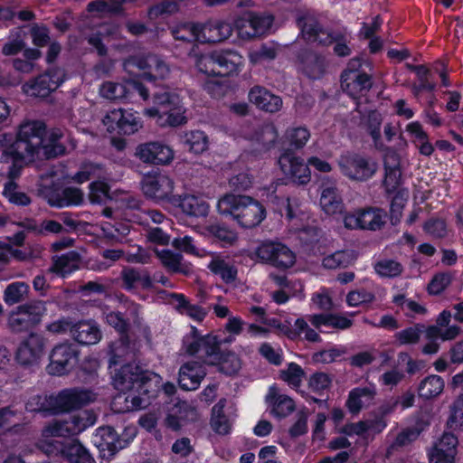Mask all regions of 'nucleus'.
Instances as JSON below:
<instances>
[{"label": "nucleus", "mask_w": 463, "mask_h": 463, "mask_svg": "<svg viewBox=\"0 0 463 463\" xmlns=\"http://www.w3.org/2000/svg\"><path fill=\"white\" fill-rule=\"evenodd\" d=\"M47 135L46 125L41 120L23 122L18 128L16 138L13 144L4 150L1 161L7 162L9 157L25 165L36 161L49 160L57 157L61 148L43 147V137Z\"/></svg>", "instance_id": "1"}, {"label": "nucleus", "mask_w": 463, "mask_h": 463, "mask_svg": "<svg viewBox=\"0 0 463 463\" xmlns=\"http://www.w3.org/2000/svg\"><path fill=\"white\" fill-rule=\"evenodd\" d=\"M218 212L223 215H231L243 228L250 229L258 226L265 218L263 205L246 195L226 194L217 203Z\"/></svg>", "instance_id": "2"}, {"label": "nucleus", "mask_w": 463, "mask_h": 463, "mask_svg": "<svg viewBox=\"0 0 463 463\" xmlns=\"http://www.w3.org/2000/svg\"><path fill=\"white\" fill-rule=\"evenodd\" d=\"M96 419L92 411H80L68 418L49 422L43 429L42 435L44 438L76 436L94 425Z\"/></svg>", "instance_id": "3"}, {"label": "nucleus", "mask_w": 463, "mask_h": 463, "mask_svg": "<svg viewBox=\"0 0 463 463\" xmlns=\"http://www.w3.org/2000/svg\"><path fill=\"white\" fill-rule=\"evenodd\" d=\"M222 341L214 335H201L196 327L184 338V347L190 355H197L203 363L215 364L221 352Z\"/></svg>", "instance_id": "4"}, {"label": "nucleus", "mask_w": 463, "mask_h": 463, "mask_svg": "<svg viewBox=\"0 0 463 463\" xmlns=\"http://www.w3.org/2000/svg\"><path fill=\"white\" fill-rule=\"evenodd\" d=\"M258 260L278 269H288L296 262L294 252L285 244L279 241H262L255 250Z\"/></svg>", "instance_id": "5"}, {"label": "nucleus", "mask_w": 463, "mask_h": 463, "mask_svg": "<svg viewBox=\"0 0 463 463\" xmlns=\"http://www.w3.org/2000/svg\"><path fill=\"white\" fill-rule=\"evenodd\" d=\"M124 69L134 73V70L146 71L145 77L150 80L165 79L170 73L168 64L158 55L153 53L130 56L123 62Z\"/></svg>", "instance_id": "6"}, {"label": "nucleus", "mask_w": 463, "mask_h": 463, "mask_svg": "<svg viewBox=\"0 0 463 463\" xmlns=\"http://www.w3.org/2000/svg\"><path fill=\"white\" fill-rule=\"evenodd\" d=\"M80 351L68 341L56 345L49 355L47 371L52 375H64L74 369L79 362Z\"/></svg>", "instance_id": "7"}, {"label": "nucleus", "mask_w": 463, "mask_h": 463, "mask_svg": "<svg viewBox=\"0 0 463 463\" xmlns=\"http://www.w3.org/2000/svg\"><path fill=\"white\" fill-rule=\"evenodd\" d=\"M338 165L344 175L359 182L368 180L377 170V164L373 160L355 153L341 156Z\"/></svg>", "instance_id": "8"}, {"label": "nucleus", "mask_w": 463, "mask_h": 463, "mask_svg": "<svg viewBox=\"0 0 463 463\" xmlns=\"http://www.w3.org/2000/svg\"><path fill=\"white\" fill-rule=\"evenodd\" d=\"M153 373L142 370V368L134 363L123 364L117 370L112 378V383L120 392H130L136 387L143 389L148 382L151 381Z\"/></svg>", "instance_id": "9"}, {"label": "nucleus", "mask_w": 463, "mask_h": 463, "mask_svg": "<svg viewBox=\"0 0 463 463\" xmlns=\"http://www.w3.org/2000/svg\"><path fill=\"white\" fill-rule=\"evenodd\" d=\"M102 97L110 100H125L131 99L133 92H137L144 100L149 98V90L141 82L134 80L125 82L106 81L99 89Z\"/></svg>", "instance_id": "10"}, {"label": "nucleus", "mask_w": 463, "mask_h": 463, "mask_svg": "<svg viewBox=\"0 0 463 463\" xmlns=\"http://www.w3.org/2000/svg\"><path fill=\"white\" fill-rule=\"evenodd\" d=\"M384 212L378 208L360 209L347 213L344 223L348 229L376 231L384 225Z\"/></svg>", "instance_id": "11"}, {"label": "nucleus", "mask_w": 463, "mask_h": 463, "mask_svg": "<svg viewBox=\"0 0 463 463\" xmlns=\"http://www.w3.org/2000/svg\"><path fill=\"white\" fill-rule=\"evenodd\" d=\"M102 122L109 133L117 131L123 135L134 134L142 127L137 117L121 109L108 112L102 118Z\"/></svg>", "instance_id": "12"}, {"label": "nucleus", "mask_w": 463, "mask_h": 463, "mask_svg": "<svg viewBox=\"0 0 463 463\" xmlns=\"http://www.w3.org/2000/svg\"><path fill=\"white\" fill-rule=\"evenodd\" d=\"M376 150L383 153L385 176L383 185L387 193H393L401 184L402 167L401 156L392 146L383 143V147H375Z\"/></svg>", "instance_id": "13"}, {"label": "nucleus", "mask_w": 463, "mask_h": 463, "mask_svg": "<svg viewBox=\"0 0 463 463\" xmlns=\"http://www.w3.org/2000/svg\"><path fill=\"white\" fill-rule=\"evenodd\" d=\"M64 75L61 70H51L38 76L33 81L23 86L24 91L33 97L45 98L54 91L63 81Z\"/></svg>", "instance_id": "14"}, {"label": "nucleus", "mask_w": 463, "mask_h": 463, "mask_svg": "<svg viewBox=\"0 0 463 463\" xmlns=\"http://www.w3.org/2000/svg\"><path fill=\"white\" fill-rule=\"evenodd\" d=\"M140 352V344L135 338H130L128 335L121 336L109 345V367L122 363H133Z\"/></svg>", "instance_id": "15"}, {"label": "nucleus", "mask_w": 463, "mask_h": 463, "mask_svg": "<svg viewBox=\"0 0 463 463\" xmlns=\"http://www.w3.org/2000/svg\"><path fill=\"white\" fill-rule=\"evenodd\" d=\"M44 348V337L36 333H31L17 348L15 360L23 366L34 365L43 356Z\"/></svg>", "instance_id": "16"}, {"label": "nucleus", "mask_w": 463, "mask_h": 463, "mask_svg": "<svg viewBox=\"0 0 463 463\" xmlns=\"http://www.w3.org/2000/svg\"><path fill=\"white\" fill-rule=\"evenodd\" d=\"M56 396L59 412H67L80 409L97 399L96 393L91 390L84 388L64 389L59 392Z\"/></svg>", "instance_id": "17"}, {"label": "nucleus", "mask_w": 463, "mask_h": 463, "mask_svg": "<svg viewBox=\"0 0 463 463\" xmlns=\"http://www.w3.org/2000/svg\"><path fill=\"white\" fill-rule=\"evenodd\" d=\"M279 164L284 175L293 183L307 184L310 181V170L304 160L291 152L279 156Z\"/></svg>", "instance_id": "18"}, {"label": "nucleus", "mask_w": 463, "mask_h": 463, "mask_svg": "<svg viewBox=\"0 0 463 463\" xmlns=\"http://www.w3.org/2000/svg\"><path fill=\"white\" fill-rule=\"evenodd\" d=\"M136 156L144 163L167 165L174 159V152L160 142H147L137 146Z\"/></svg>", "instance_id": "19"}, {"label": "nucleus", "mask_w": 463, "mask_h": 463, "mask_svg": "<svg viewBox=\"0 0 463 463\" xmlns=\"http://www.w3.org/2000/svg\"><path fill=\"white\" fill-rule=\"evenodd\" d=\"M142 190L148 197L163 200L173 193L174 181L161 173L146 175L142 181Z\"/></svg>", "instance_id": "20"}, {"label": "nucleus", "mask_w": 463, "mask_h": 463, "mask_svg": "<svg viewBox=\"0 0 463 463\" xmlns=\"http://www.w3.org/2000/svg\"><path fill=\"white\" fill-rule=\"evenodd\" d=\"M457 446L458 438L450 432H444L430 450V462L453 463L457 454Z\"/></svg>", "instance_id": "21"}, {"label": "nucleus", "mask_w": 463, "mask_h": 463, "mask_svg": "<svg viewBox=\"0 0 463 463\" xmlns=\"http://www.w3.org/2000/svg\"><path fill=\"white\" fill-rule=\"evenodd\" d=\"M149 390L146 387L143 389L136 387V389L118 393L114 399V405L118 406L119 411H133L145 409L150 403Z\"/></svg>", "instance_id": "22"}, {"label": "nucleus", "mask_w": 463, "mask_h": 463, "mask_svg": "<svg viewBox=\"0 0 463 463\" xmlns=\"http://www.w3.org/2000/svg\"><path fill=\"white\" fill-rule=\"evenodd\" d=\"M232 33V25L221 20L199 24V42L216 43L228 39Z\"/></svg>", "instance_id": "23"}, {"label": "nucleus", "mask_w": 463, "mask_h": 463, "mask_svg": "<svg viewBox=\"0 0 463 463\" xmlns=\"http://www.w3.org/2000/svg\"><path fill=\"white\" fill-rule=\"evenodd\" d=\"M372 79L366 73L343 71L341 88L349 96L356 99L372 88Z\"/></svg>", "instance_id": "24"}, {"label": "nucleus", "mask_w": 463, "mask_h": 463, "mask_svg": "<svg viewBox=\"0 0 463 463\" xmlns=\"http://www.w3.org/2000/svg\"><path fill=\"white\" fill-rule=\"evenodd\" d=\"M205 375V368L201 363L190 361L180 367L178 383L184 390H196Z\"/></svg>", "instance_id": "25"}, {"label": "nucleus", "mask_w": 463, "mask_h": 463, "mask_svg": "<svg viewBox=\"0 0 463 463\" xmlns=\"http://www.w3.org/2000/svg\"><path fill=\"white\" fill-rule=\"evenodd\" d=\"M249 100L258 109L269 113H276L282 108V99L280 97L259 85L250 90Z\"/></svg>", "instance_id": "26"}, {"label": "nucleus", "mask_w": 463, "mask_h": 463, "mask_svg": "<svg viewBox=\"0 0 463 463\" xmlns=\"http://www.w3.org/2000/svg\"><path fill=\"white\" fill-rule=\"evenodd\" d=\"M266 402L270 407V412L277 418H285L296 410L292 398L282 394L276 387H270L266 396Z\"/></svg>", "instance_id": "27"}, {"label": "nucleus", "mask_w": 463, "mask_h": 463, "mask_svg": "<svg viewBox=\"0 0 463 463\" xmlns=\"http://www.w3.org/2000/svg\"><path fill=\"white\" fill-rule=\"evenodd\" d=\"M71 336L80 345H95L100 341L102 334L94 321L82 320L73 324Z\"/></svg>", "instance_id": "28"}, {"label": "nucleus", "mask_w": 463, "mask_h": 463, "mask_svg": "<svg viewBox=\"0 0 463 463\" xmlns=\"http://www.w3.org/2000/svg\"><path fill=\"white\" fill-rule=\"evenodd\" d=\"M320 205L323 211L328 215L342 213L344 203L335 183H324L322 184Z\"/></svg>", "instance_id": "29"}, {"label": "nucleus", "mask_w": 463, "mask_h": 463, "mask_svg": "<svg viewBox=\"0 0 463 463\" xmlns=\"http://www.w3.org/2000/svg\"><path fill=\"white\" fill-rule=\"evenodd\" d=\"M99 435L101 440L98 448L104 458L109 459L125 447L126 441L118 439L115 430L109 426L100 428Z\"/></svg>", "instance_id": "30"}, {"label": "nucleus", "mask_w": 463, "mask_h": 463, "mask_svg": "<svg viewBox=\"0 0 463 463\" xmlns=\"http://www.w3.org/2000/svg\"><path fill=\"white\" fill-rule=\"evenodd\" d=\"M164 268L170 273H180L185 276L193 272L192 265L184 260V257L180 253L174 252L170 250H163L156 252Z\"/></svg>", "instance_id": "31"}, {"label": "nucleus", "mask_w": 463, "mask_h": 463, "mask_svg": "<svg viewBox=\"0 0 463 463\" xmlns=\"http://www.w3.org/2000/svg\"><path fill=\"white\" fill-rule=\"evenodd\" d=\"M375 395L374 386L357 387L349 392L345 405L351 413L356 415L364 406L373 402Z\"/></svg>", "instance_id": "32"}, {"label": "nucleus", "mask_w": 463, "mask_h": 463, "mask_svg": "<svg viewBox=\"0 0 463 463\" xmlns=\"http://www.w3.org/2000/svg\"><path fill=\"white\" fill-rule=\"evenodd\" d=\"M207 267L226 284H232L237 279V268L227 258L221 255H213Z\"/></svg>", "instance_id": "33"}, {"label": "nucleus", "mask_w": 463, "mask_h": 463, "mask_svg": "<svg viewBox=\"0 0 463 463\" xmlns=\"http://www.w3.org/2000/svg\"><path fill=\"white\" fill-rule=\"evenodd\" d=\"M215 76L227 77L237 72L242 58L235 52H217Z\"/></svg>", "instance_id": "34"}, {"label": "nucleus", "mask_w": 463, "mask_h": 463, "mask_svg": "<svg viewBox=\"0 0 463 463\" xmlns=\"http://www.w3.org/2000/svg\"><path fill=\"white\" fill-rule=\"evenodd\" d=\"M80 260V255L74 250L54 257L50 271L65 276L79 269Z\"/></svg>", "instance_id": "35"}, {"label": "nucleus", "mask_w": 463, "mask_h": 463, "mask_svg": "<svg viewBox=\"0 0 463 463\" xmlns=\"http://www.w3.org/2000/svg\"><path fill=\"white\" fill-rule=\"evenodd\" d=\"M120 278L123 287L128 290L136 288L138 284H141L144 288H150L152 286L149 274L145 270L135 268L125 267L120 273Z\"/></svg>", "instance_id": "36"}, {"label": "nucleus", "mask_w": 463, "mask_h": 463, "mask_svg": "<svg viewBox=\"0 0 463 463\" xmlns=\"http://www.w3.org/2000/svg\"><path fill=\"white\" fill-rule=\"evenodd\" d=\"M279 137L278 130L274 124L264 123L259 126L252 136V139L260 146V149L268 151L271 149Z\"/></svg>", "instance_id": "37"}, {"label": "nucleus", "mask_w": 463, "mask_h": 463, "mask_svg": "<svg viewBox=\"0 0 463 463\" xmlns=\"http://www.w3.org/2000/svg\"><path fill=\"white\" fill-rule=\"evenodd\" d=\"M25 408L29 411H50L52 413H59L56 394L33 395L27 401Z\"/></svg>", "instance_id": "38"}, {"label": "nucleus", "mask_w": 463, "mask_h": 463, "mask_svg": "<svg viewBox=\"0 0 463 463\" xmlns=\"http://www.w3.org/2000/svg\"><path fill=\"white\" fill-rule=\"evenodd\" d=\"M424 427L422 424H416L413 426L406 427L402 429L397 435L393 442L390 445L387 449V454H391L392 451L397 450L401 448L407 447L418 439Z\"/></svg>", "instance_id": "39"}, {"label": "nucleus", "mask_w": 463, "mask_h": 463, "mask_svg": "<svg viewBox=\"0 0 463 463\" xmlns=\"http://www.w3.org/2000/svg\"><path fill=\"white\" fill-rule=\"evenodd\" d=\"M302 63L303 71L311 79H319L325 73V58L317 53L306 52L303 56Z\"/></svg>", "instance_id": "40"}, {"label": "nucleus", "mask_w": 463, "mask_h": 463, "mask_svg": "<svg viewBox=\"0 0 463 463\" xmlns=\"http://www.w3.org/2000/svg\"><path fill=\"white\" fill-rule=\"evenodd\" d=\"M178 206L187 215L204 216L208 213V204L198 197L192 194L181 196L178 200Z\"/></svg>", "instance_id": "41"}, {"label": "nucleus", "mask_w": 463, "mask_h": 463, "mask_svg": "<svg viewBox=\"0 0 463 463\" xmlns=\"http://www.w3.org/2000/svg\"><path fill=\"white\" fill-rule=\"evenodd\" d=\"M444 388V381L439 375H430L424 378L418 388V394L423 399H431L439 395Z\"/></svg>", "instance_id": "42"}, {"label": "nucleus", "mask_w": 463, "mask_h": 463, "mask_svg": "<svg viewBox=\"0 0 463 463\" xmlns=\"http://www.w3.org/2000/svg\"><path fill=\"white\" fill-rule=\"evenodd\" d=\"M356 260V254L354 250H337L323 259V266L326 269H335L346 268Z\"/></svg>", "instance_id": "43"}, {"label": "nucleus", "mask_w": 463, "mask_h": 463, "mask_svg": "<svg viewBox=\"0 0 463 463\" xmlns=\"http://www.w3.org/2000/svg\"><path fill=\"white\" fill-rule=\"evenodd\" d=\"M64 457L70 463H92L93 458L86 448L78 440L66 445L62 450Z\"/></svg>", "instance_id": "44"}, {"label": "nucleus", "mask_w": 463, "mask_h": 463, "mask_svg": "<svg viewBox=\"0 0 463 463\" xmlns=\"http://www.w3.org/2000/svg\"><path fill=\"white\" fill-rule=\"evenodd\" d=\"M29 293V286L23 281L9 284L4 292V300L7 305H14L24 300Z\"/></svg>", "instance_id": "45"}, {"label": "nucleus", "mask_w": 463, "mask_h": 463, "mask_svg": "<svg viewBox=\"0 0 463 463\" xmlns=\"http://www.w3.org/2000/svg\"><path fill=\"white\" fill-rule=\"evenodd\" d=\"M172 298L176 301V308L182 314H185L196 321H203L206 312L197 305H192L182 294H173Z\"/></svg>", "instance_id": "46"}, {"label": "nucleus", "mask_w": 463, "mask_h": 463, "mask_svg": "<svg viewBox=\"0 0 463 463\" xmlns=\"http://www.w3.org/2000/svg\"><path fill=\"white\" fill-rule=\"evenodd\" d=\"M383 118L380 113L376 111H371L367 115L366 119L364 122L366 131L371 136L374 147H383V140L381 137V125Z\"/></svg>", "instance_id": "47"}, {"label": "nucleus", "mask_w": 463, "mask_h": 463, "mask_svg": "<svg viewBox=\"0 0 463 463\" xmlns=\"http://www.w3.org/2000/svg\"><path fill=\"white\" fill-rule=\"evenodd\" d=\"M83 201L84 194L80 189L76 187H67L63 189L61 194L55 202L50 201V204L61 208L70 205H80Z\"/></svg>", "instance_id": "48"}, {"label": "nucleus", "mask_w": 463, "mask_h": 463, "mask_svg": "<svg viewBox=\"0 0 463 463\" xmlns=\"http://www.w3.org/2000/svg\"><path fill=\"white\" fill-rule=\"evenodd\" d=\"M175 40L184 42L199 41V24L184 23L171 28Z\"/></svg>", "instance_id": "49"}, {"label": "nucleus", "mask_w": 463, "mask_h": 463, "mask_svg": "<svg viewBox=\"0 0 463 463\" xmlns=\"http://www.w3.org/2000/svg\"><path fill=\"white\" fill-rule=\"evenodd\" d=\"M219 364V370L227 374L234 375L241 368V359L234 353H219V358L216 362Z\"/></svg>", "instance_id": "50"}, {"label": "nucleus", "mask_w": 463, "mask_h": 463, "mask_svg": "<svg viewBox=\"0 0 463 463\" xmlns=\"http://www.w3.org/2000/svg\"><path fill=\"white\" fill-rule=\"evenodd\" d=\"M374 270L380 277L395 278L402 273L403 267L394 260L383 259L374 264Z\"/></svg>", "instance_id": "51"}, {"label": "nucleus", "mask_w": 463, "mask_h": 463, "mask_svg": "<svg viewBox=\"0 0 463 463\" xmlns=\"http://www.w3.org/2000/svg\"><path fill=\"white\" fill-rule=\"evenodd\" d=\"M7 326L14 333L25 332L34 327L19 307L10 313Z\"/></svg>", "instance_id": "52"}, {"label": "nucleus", "mask_w": 463, "mask_h": 463, "mask_svg": "<svg viewBox=\"0 0 463 463\" xmlns=\"http://www.w3.org/2000/svg\"><path fill=\"white\" fill-rule=\"evenodd\" d=\"M184 138V146L195 154H201L207 148L208 139L205 134L202 131H191L185 133Z\"/></svg>", "instance_id": "53"}, {"label": "nucleus", "mask_w": 463, "mask_h": 463, "mask_svg": "<svg viewBox=\"0 0 463 463\" xmlns=\"http://www.w3.org/2000/svg\"><path fill=\"white\" fill-rule=\"evenodd\" d=\"M19 308L25 314L33 326L41 322L43 314L46 312L45 302L42 300L21 305Z\"/></svg>", "instance_id": "54"}, {"label": "nucleus", "mask_w": 463, "mask_h": 463, "mask_svg": "<svg viewBox=\"0 0 463 463\" xmlns=\"http://www.w3.org/2000/svg\"><path fill=\"white\" fill-rule=\"evenodd\" d=\"M304 377V370L296 363H290L287 369L280 372V379L293 388H298Z\"/></svg>", "instance_id": "55"}, {"label": "nucleus", "mask_w": 463, "mask_h": 463, "mask_svg": "<svg viewBox=\"0 0 463 463\" xmlns=\"http://www.w3.org/2000/svg\"><path fill=\"white\" fill-rule=\"evenodd\" d=\"M217 52L195 54V65L197 69L209 76H215Z\"/></svg>", "instance_id": "56"}, {"label": "nucleus", "mask_w": 463, "mask_h": 463, "mask_svg": "<svg viewBox=\"0 0 463 463\" xmlns=\"http://www.w3.org/2000/svg\"><path fill=\"white\" fill-rule=\"evenodd\" d=\"M165 114H163L157 124L161 127L170 126L176 127L185 122V118L183 115V111L178 105L172 106L168 109H164Z\"/></svg>", "instance_id": "57"}, {"label": "nucleus", "mask_w": 463, "mask_h": 463, "mask_svg": "<svg viewBox=\"0 0 463 463\" xmlns=\"http://www.w3.org/2000/svg\"><path fill=\"white\" fill-rule=\"evenodd\" d=\"M423 329V325L417 324L396 333L394 337L400 345H415L420 341Z\"/></svg>", "instance_id": "58"}, {"label": "nucleus", "mask_w": 463, "mask_h": 463, "mask_svg": "<svg viewBox=\"0 0 463 463\" xmlns=\"http://www.w3.org/2000/svg\"><path fill=\"white\" fill-rule=\"evenodd\" d=\"M33 43L37 47H44L50 43L51 37L49 29L39 24H31L27 26Z\"/></svg>", "instance_id": "59"}, {"label": "nucleus", "mask_w": 463, "mask_h": 463, "mask_svg": "<svg viewBox=\"0 0 463 463\" xmlns=\"http://www.w3.org/2000/svg\"><path fill=\"white\" fill-rule=\"evenodd\" d=\"M235 26L239 37L242 40H250L258 37L248 12L243 14V15L236 21Z\"/></svg>", "instance_id": "60"}, {"label": "nucleus", "mask_w": 463, "mask_h": 463, "mask_svg": "<svg viewBox=\"0 0 463 463\" xmlns=\"http://www.w3.org/2000/svg\"><path fill=\"white\" fill-rule=\"evenodd\" d=\"M447 426L451 430L463 428V397L461 395L450 407Z\"/></svg>", "instance_id": "61"}, {"label": "nucleus", "mask_w": 463, "mask_h": 463, "mask_svg": "<svg viewBox=\"0 0 463 463\" xmlns=\"http://www.w3.org/2000/svg\"><path fill=\"white\" fill-rule=\"evenodd\" d=\"M258 36L264 34L272 25L274 17L267 13L248 12Z\"/></svg>", "instance_id": "62"}, {"label": "nucleus", "mask_w": 463, "mask_h": 463, "mask_svg": "<svg viewBox=\"0 0 463 463\" xmlns=\"http://www.w3.org/2000/svg\"><path fill=\"white\" fill-rule=\"evenodd\" d=\"M287 138L295 148H302L310 138V132L307 128H291L287 131Z\"/></svg>", "instance_id": "63"}, {"label": "nucleus", "mask_w": 463, "mask_h": 463, "mask_svg": "<svg viewBox=\"0 0 463 463\" xmlns=\"http://www.w3.org/2000/svg\"><path fill=\"white\" fill-rule=\"evenodd\" d=\"M89 199L92 203H102L109 199V186L104 182H93L90 185Z\"/></svg>", "instance_id": "64"}]
</instances>
